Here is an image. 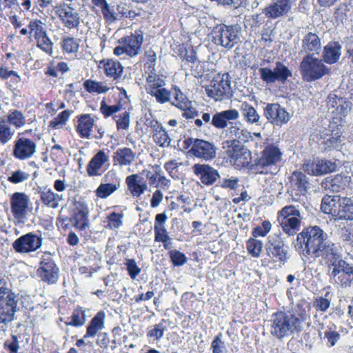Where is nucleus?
I'll return each instance as SVG.
<instances>
[{
    "mask_svg": "<svg viewBox=\"0 0 353 353\" xmlns=\"http://www.w3.org/2000/svg\"><path fill=\"white\" fill-rule=\"evenodd\" d=\"M294 247L300 254L325 259L337 246L327 240V234L319 226H309L298 234Z\"/></svg>",
    "mask_w": 353,
    "mask_h": 353,
    "instance_id": "nucleus-1",
    "label": "nucleus"
},
{
    "mask_svg": "<svg viewBox=\"0 0 353 353\" xmlns=\"http://www.w3.org/2000/svg\"><path fill=\"white\" fill-rule=\"evenodd\" d=\"M307 314L300 304L288 311H279L272 317L271 334L281 339L303 330Z\"/></svg>",
    "mask_w": 353,
    "mask_h": 353,
    "instance_id": "nucleus-2",
    "label": "nucleus"
},
{
    "mask_svg": "<svg viewBox=\"0 0 353 353\" xmlns=\"http://www.w3.org/2000/svg\"><path fill=\"white\" fill-rule=\"evenodd\" d=\"M19 296L6 285L0 286V327L5 330L19 310Z\"/></svg>",
    "mask_w": 353,
    "mask_h": 353,
    "instance_id": "nucleus-3",
    "label": "nucleus"
},
{
    "mask_svg": "<svg viewBox=\"0 0 353 353\" xmlns=\"http://www.w3.org/2000/svg\"><path fill=\"white\" fill-rule=\"evenodd\" d=\"M325 260L330 263L331 276L341 286H350L353 281V264L341 259V254L337 247Z\"/></svg>",
    "mask_w": 353,
    "mask_h": 353,
    "instance_id": "nucleus-4",
    "label": "nucleus"
},
{
    "mask_svg": "<svg viewBox=\"0 0 353 353\" xmlns=\"http://www.w3.org/2000/svg\"><path fill=\"white\" fill-rule=\"evenodd\" d=\"M299 71L303 81L312 82L329 74L330 68L322 59L313 54H306L300 63Z\"/></svg>",
    "mask_w": 353,
    "mask_h": 353,
    "instance_id": "nucleus-5",
    "label": "nucleus"
},
{
    "mask_svg": "<svg viewBox=\"0 0 353 353\" xmlns=\"http://www.w3.org/2000/svg\"><path fill=\"white\" fill-rule=\"evenodd\" d=\"M241 27L236 24L226 26L221 23L215 26L212 31V41L219 46L231 49L240 41Z\"/></svg>",
    "mask_w": 353,
    "mask_h": 353,
    "instance_id": "nucleus-6",
    "label": "nucleus"
},
{
    "mask_svg": "<svg viewBox=\"0 0 353 353\" xmlns=\"http://www.w3.org/2000/svg\"><path fill=\"white\" fill-rule=\"evenodd\" d=\"M205 92L209 97L216 101L230 98L232 96V90L229 74H217L205 88Z\"/></svg>",
    "mask_w": 353,
    "mask_h": 353,
    "instance_id": "nucleus-7",
    "label": "nucleus"
},
{
    "mask_svg": "<svg viewBox=\"0 0 353 353\" xmlns=\"http://www.w3.org/2000/svg\"><path fill=\"white\" fill-rule=\"evenodd\" d=\"M266 255L275 262L285 264L290 258L288 246L283 240L277 234L268 236L265 244Z\"/></svg>",
    "mask_w": 353,
    "mask_h": 353,
    "instance_id": "nucleus-8",
    "label": "nucleus"
},
{
    "mask_svg": "<svg viewBox=\"0 0 353 353\" xmlns=\"http://www.w3.org/2000/svg\"><path fill=\"white\" fill-rule=\"evenodd\" d=\"M301 216L294 205L283 208L279 212L278 221L284 232L288 235L295 234L299 230Z\"/></svg>",
    "mask_w": 353,
    "mask_h": 353,
    "instance_id": "nucleus-9",
    "label": "nucleus"
},
{
    "mask_svg": "<svg viewBox=\"0 0 353 353\" xmlns=\"http://www.w3.org/2000/svg\"><path fill=\"white\" fill-rule=\"evenodd\" d=\"M92 2L101 10L103 17L108 23H114L123 17H130V12L123 3L112 5L106 0H92Z\"/></svg>",
    "mask_w": 353,
    "mask_h": 353,
    "instance_id": "nucleus-10",
    "label": "nucleus"
},
{
    "mask_svg": "<svg viewBox=\"0 0 353 353\" xmlns=\"http://www.w3.org/2000/svg\"><path fill=\"white\" fill-rule=\"evenodd\" d=\"M226 143L229 148V157L234 165L238 169L247 167L252 159L249 150L239 143L238 140H229Z\"/></svg>",
    "mask_w": 353,
    "mask_h": 353,
    "instance_id": "nucleus-11",
    "label": "nucleus"
},
{
    "mask_svg": "<svg viewBox=\"0 0 353 353\" xmlns=\"http://www.w3.org/2000/svg\"><path fill=\"white\" fill-rule=\"evenodd\" d=\"M43 239L32 232L23 234L12 243L14 251L19 254H28L37 251L42 245Z\"/></svg>",
    "mask_w": 353,
    "mask_h": 353,
    "instance_id": "nucleus-12",
    "label": "nucleus"
},
{
    "mask_svg": "<svg viewBox=\"0 0 353 353\" xmlns=\"http://www.w3.org/2000/svg\"><path fill=\"white\" fill-rule=\"evenodd\" d=\"M261 79L267 83H274L276 81L284 83L292 73L282 62L277 61L273 70L268 68L259 69Z\"/></svg>",
    "mask_w": 353,
    "mask_h": 353,
    "instance_id": "nucleus-13",
    "label": "nucleus"
},
{
    "mask_svg": "<svg viewBox=\"0 0 353 353\" xmlns=\"http://www.w3.org/2000/svg\"><path fill=\"white\" fill-rule=\"evenodd\" d=\"M263 114L267 120L274 125H282L290 119L289 112L277 103H268L263 108Z\"/></svg>",
    "mask_w": 353,
    "mask_h": 353,
    "instance_id": "nucleus-14",
    "label": "nucleus"
},
{
    "mask_svg": "<svg viewBox=\"0 0 353 353\" xmlns=\"http://www.w3.org/2000/svg\"><path fill=\"white\" fill-rule=\"evenodd\" d=\"M143 43V36L136 31L134 34L124 39V45L119 46L114 49V54L120 56L126 54L130 57L137 56L140 51Z\"/></svg>",
    "mask_w": 353,
    "mask_h": 353,
    "instance_id": "nucleus-15",
    "label": "nucleus"
},
{
    "mask_svg": "<svg viewBox=\"0 0 353 353\" xmlns=\"http://www.w3.org/2000/svg\"><path fill=\"white\" fill-rule=\"evenodd\" d=\"M55 14L63 26L69 29L77 28L80 23L78 12L68 4L63 3L54 8Z\"/></svg>",
    "mask_w": 353,
    "mask_h": 353,
    "instance_id": "nucleus-16",
    "label": "nucleus"
},
{
    "mask_svg": "<svg viewBox=\"0 0 353 353\" xmlns=\"http://www.w3.org/2000/svg\"><path fill=\"white\" fill-rule=\"evenodd\" d=\"M351 176L348 174L341 173L325 178L321 183V188L332 192L345 190L350 185Z\"/></svg>",
    "mask_w": 353,
    "mask_h": 353,
    "instance_id": "nucleus-17",
    "label": "nucleus"
},
{
    "mask_svg": "<svg viewBox=\"0 0 353 353\" xmlns=\"http://www.w3.org/2000/svg\"><path fill=\"white\" fill-rule=\"evenodd\" d=\"M59 272V268L49 256L44 258L41 261L40 266L37 270V274L41 280L48 284H54L57 281Z\"/></svg>",
    "mask_w": 353,
    "mask_h": 353,
    "instance_id": "nucleus-18",
    "label": "nucleus"
},
{
    "mask_svg": "<svg viewBox=\"0 0 353 353\" xmlns=\"http://www.w3.org/2000/svg\"><path fill=\"white\" fill-rule=\"evenodd\" d=\"M282 152L280 149L274 145H268L261 152V157L256 162L258 168H264L275 165L281 161Z\"/></svg>",
    "mask_w": 353,
    "mask_h": 353,
    "instance_id": "nucleus-19",
    "label": "nucleus"
},
{
    "mask_svg": "<svg viewBox=\"0 0 353 353\" xmlns=\"http://www.w3.org/2000/svg\"><path fill=\"white\" fill-rule=\"evenodd\" d=\"M36 143L27 138H19L15 141L13 155L20 160L31 158L36 152Z\"/></svg>",
    "mask_w": 353,
    "mask_h": 353,
    "instance_id": "nucleus-20",
    "label": "nucleus"
},
{
    "mask_svg": "<svg viewBox=\"0 0 353 353\" xmlns=\"http://www.w3.org/2000/svg\"><path fill=\"white\" fill-rule=\"evenodd\" d=\"M302 51L306 54H319L321 49V39L318 34V31L306 32L301 41Z\"/></svg>",
    "mask_w": 353,
    "mask_h": 353,
    "instance_id": "nucleus-21",
    "label": "nucleus"
},
{
    "mask_svg": "<svg viewBox=\"0 0 353 353\" xmlns=\"http://www.w3.org/2000/svg\"><path fill=\"white\" fill-rule=\"evenodd\" d=\"M29 197L23 192H15L10 199L11 210L15 219L26 217L28 208Z\"/></svg>",
    "mask_w": 353,
    "mask_h": 353,
    "instance_id": "nucleus-22",
    "label": "nucleus"
},
{
    "mask_svg": "<svg viewBox=\"0 0 353 353\" xmlns=\"http://www.w3.org/2000/svg\"><path fill=\"white\" fill-rule=\"evenodd\" d=\"M217 148L213 143L203 139H199L194 150H189L188 153L196 158L210 161L216 157Z\"/></svg>",
    "mask_w": 353,
    "mask_h": 353,
    "instance_id": "nucleus-23",
    "label": "nucleus"
},
{
    "mask_svg": "<svg viewBox=\"0 0 353 353\" xmlns=\"http://www.w3.org/2000/svg\"><path fill=\"white\" fill-rule=\"evenodd\" d=\"M192 170L196 176H199L201 181L206 185L214 184L220 177L219 172L207 164H194Z\"/></svg>",
    "mask_w": 353,
    "mask_h": 353,
    "instance_id": "nucleus-24",
    "label": "nucleus"
},
{
    "mask_svg": "<svg viewBox=\"0 0 353 353\" xmlns=\"http://www.w3.org/2000/svg\"><path fill=\"white\" fill-rule=\"evenodd\" d=\"M240 117L239 112L235 109H230L216 112L212 118L211 124L217 129H224L228 123L237 120Z\"/></svg>",
    "mask_w": 353,
    "mask_h": 353,
    "instance_id": "nucleus-25",
    "label": "nucleus"
},
{
    "mask_svg": "<svg viewBox=\"0 0 353 353\" xmlns=\"http://www.w3.org/2000/svg\"><path fill=\"white\" fill-rule=\"evenodd\" d=\"M89 210L86 204L78 201L75 203L73 216L70 218L71 223L77 228L83 230L89 225Z\"/></svg>",
    "mask_w": 353,
    "mask_h": 353,
    "instance_id": "nucleus-26",
    "label": "nucleus"
},
{
    "mask_svg": "<svg viewBox=\"0 0 353 353\" xmlns=\"http://www.w3.org/2000/svg\"><path fill=\"white\" fill-rule=\"evenodd\" d=\"M114 172H108L104 176L105 183H101L96 190L98 197L105 199L114 192L119 187V181Z\"/></svg>",
    "mask_w": 353,
    "mask_h": 353,
    "instance_id": "nucleus-27",
    "label": "nucleus"
},
{
    "mask_svg": "<svg viewBox=\"0 0 353 353\" xmlns=\"http://www.w3.org/2000/svg\"><path fill=\"white\" fill-rule=\"evenodd\" d=\"M292 193L295 196H304L307 192L309 181L307 176L301 172H294L290 177Z\"/></svg>",
    "mask_w": 353,
    "mask_h": 353,
    "instance_id": "nucleus-28",
    "label": "nucleus"
},
{
    "mask_svg": "<svg viewBox=\"0 0 353 353\" xmlns=\"http://www.w3.org/2000/svg\"><path fill=\"white\" fill-rule=\"evenodd\" d=\"M109 157L103 150H99L91 159L86 167L88 174L90 176H100L102 174L101 168L108 163Z\"/></svg>",
    "mask_w": 353,
    "mask_h": 353,
    "instance_id": "nucleus-29",
    "label": "nucleus"
},
{
    "mask_svg": "<svg viewBox=\"0 0 353 353\" xmlns=\"http://www.w3.org/2000/svg\"><path fill=\"white\" fill-rule=\"evenodd\" d=\"M136 158V153L130 148L117 149L112 155L114 165L119 167L129 166L132 164Z\"/></svg>",
    "mask_w": 353,
    "mask_h": 353,
    "instance_id": "nucleus-30",
    "label": "nucleus"
},
{
    "mask_svg": "<svg viewBox=\"0 0 353 353\" xmlns=\"http://www.w3.org/2000/svg\"><path fill=\"white\" fill-rule=\"evenodd\" d=\"M125 183L133 196L139 197L148 188V185L144 179L138 174L129 175L125 179Z\"/></svg>",
    "mask_w": 353,
    "mask_h": 353,
    "instance_id": "nucleus-31",
    "label": "nucleus"
},
{
    "mask_svg": "<svg viewBox=\"0 0 353 353\" xmlns=\"http://www.w3.org/2000/svg\"><path fill=\"white\" fill-rule=\"evenodd\" d=\"M39 194L42 203L52 208L59 206V201L63 199L62 195L54 193L48 186L39 187Z\"/></svg>",
    "mask_w": 353,
    "mask_h": 353,
    "instance_id": "nucleus-32",
    "label": "nucleus"
},
{
    "mask_svg": "<svg viewBox=\"0 0 353 353\" xmlns=\"http://www.w3.org/2000/svg\"><path fill=\"white\" fill-rule=\"evenodd\" d=\"M341 55V46L339 42H329L323 48V57L325 63L332 64L339 61Z\"/></svg>",
    "mask_w": 353,
    "mask_h": 353,
    "instance_id": "nucleus-33",
    "label": "nucleus"
},
{
    "mask_svg": "<svg viewBox=\"0 0 353 353\" xmlns=\"http://www.w3.org/2000/svg\"><path fill=\"white\" fill-rule=\"evenodd\" d=\"M337 219L353 220V200L351 198L341 196L339 199V210L335 211Z\"/></svg>",
    "mask_w": 353,
    "mask_h": 353,
    "instance_id": "nucleus-34",
    "label": "nucleus"
},
{
    "mask_svg": "<svg viewBox=\"0 0 353 353\" xmlns=\"http://www.w3.org/2000/svg\"><path fill=\"white\" fill-rule=\"evenodd\" d=\"M292 4L286 0H277L274 4L265 8V14L270 18H278L287 14L291 9Z\"/></svg>",
    "mask_w": 353,
    "mask_h": 353,
    "instance_id": "nucleus-35",
    "label": "nucleus"
},
{
    "mask_svg": "<svg viewBox=\"0 0 353 353\" xmlns=\"http://www.w3.org/2000/svg\"><path fill=\"white\" fill-rule=\"evenodd\" d=\"M239 110L243 120L249 124L261 125V116L256 110L246 101H243L239 106Z\"/></svg>",
    "mask_w": 353,
    "mask_h": 353,
    "instance_id": "nucleus-36",
    "label": "nucleus"
},
{
    "mask_svg": "<svg viewBox=\"0 0 353 353\" xmlns=\"http://www.w3.org/2000/svg\"><path fill=\"white\" fill-rule=\"evenodd\" d=\"M94 126V119L90 114H82L79 117L77 132L82 138H90V132Z\"/></svg>",
    "mask_w": 353,
    "mask_h": 353,
    "instance_id": "nucleus-37",
    "label": "nucleus"
},
{
    "mask_svg": "<svg viewBox=\"0 0 353 353\" xmlns=\"http://www.w3.org/2000/svg\"><path fill=\"white\" fill-rule=\"evenodd\" d=\"M341 198V196H325L323 198L321 209L326 214H330L332 216L337 219L338 215L334 213L335 211L339 210V199Z\"/></svg>",
    "mask_w": 353,
    "mask_h": 353,
    "instance_id": "nucleus-38",
    "label": "nucleus"
},
{
    "mask_svg": "<svg viewBox=\"0 0 353 353\" xmlns=\"http://www.w3.org/2000/svg\"><path fill=\"white\" fill-rule=\"evenodd\" d=\"M337 164L334 161L327 159L319 160L314 165L312 170L315 175L325 174L329 172H334L337 169Z\"/></svg>",
    "mask_w": 353,
    "mask_h": 353,
    "instance_id": "nucleus-39",
    "label": "nucleus"
},
{
    "mask_svg": "<svg viewBox=\"0 0 353 353\" xmlns=\"http://www.w3.org/2000/svg\"><path fill=\"white\" fill-rule=\"evenodd\" d=\"M105 314L103 312H99L91 320L87 327L86 336H94L97 333L104 327Z\"/></svg>",
    "mask_w": 353,
    "mask_h": 353,
    "instance_id": "nucleus-40",
    "label": "nucleus"
},
{
    "mask_svg": "<svg viewBox=\"0 0 353 353\" xmlns=\"http://www.w3.org/2000/svg\"><path fill=\"white\" fill-rule=\"evenodd\" d=\"M327 103L329 107L336 109V110L345 114L350 110V103L338 97L335 94H330L327 99Z\"/></svg>",
    "mask_w": 353,
    "mask_h": 353,
    "instance_id": "nucleus-41",
    "label": "nucleus"
},
{
    "mask_svg": "<svg viewBox=\"0 0 353 353\" xmlns=\"http://www.w3.org/2000/svg\"><path fill=\"white\" fill-rule=\"evenodd\" d=\"M105 74L108 76L113 77L114 79L121 76L123 72L121 64L115 60L108 59L103 64Z\"/></svg>",
    "mask_w": 353,
    "mask_h": 353,
    "instance_id": "nucleus-42",
    "label": "nucleus"
},
{
    "mask_svg": "<svg viewBox=\"0 0 353 353\" xmlns=\"http://www.w3.org/2000/svg\"><path fill=\"white\" fill-rule=\"evenodd\" d=\"M263 243L260 240H257L255 238H250L246 242V248L248 253L253 257L258 258L260 256L262 249Z\"/></svg>",
    "mask_w": 353,
    "mask_h": 353,
    "instance_id": "nucleus-43",
    "label": "nucleus"
},
{
    "mask_svg": "<svg viewBox=\"0 0 353 353\" xmlns=\"http://www.w3.org/2000/svg\"><path fill=\"white\" fill-rule=\"evenodd\" d=\"M7 120L9 123L14 125L17 128H21L26 123L25 117L21 111L17 110L10 111Z\"/></svg>",
    "mask_w": 353,
    "mask_h": 353,
    "instance_id": "nucleus-44",
    "label": "nucleus"
},
{
    "mask_svg": "<svg viewBox=\"0 0 353 353\" xmlns=\"http://www.w3.org/2000/svg\"><path fill=\"white\" fill-rule=\"evenodd\" d=\"M84 88L88 92H97L99 94L105 93L109 90V88L104 85L101 82L92 80H87L84 82Z\"/></svg>",
    "mask_w": 353,
    "mask_h": 353,
    "instance_id": "nucleus-45",
    "label": "nucleus"
},
{
    "mask_svg": "<svg viewBox=\"0 0 353 353\" xmlns=\"http://www.w3.org/2000/svg\"><path fill=\"white\" fill-rule=\"evenodd\" d=\"M37 46L46 53L51 55L53 52V43L48 37L47 34H43L37 39Z\"/></svg>",
    "mask_w": 353,
    "mask_h": 353,
    "instance_id": "nucleus-46",
    "label": "nucleus"
},
{
    "mask_svg": "<svg viewBox=\"0 0 353 353\" xmlns=\"http://www.w3.org/2000/svg\"><path fill=\"white\" fill-rule=\"evenodd\" d=\"M152 139L157 144L161 147L169 146L171 142V139L164 128L154 132L152 134Z\"/></svg>",
    "mask_w": 353,
    "mask_h": 353,
    "instance_id": "nucleus-47",
    "label": "nucleus"
},
{
    "mask_svg": "<svg viewBox=\"0 0 353 353\" xmlns=\"http://www.w3.org/2000/svg\"><path fill=\"white\" fill-rule=\"evenodd\" d=\"M172 103L180 109H187L192 102L179 90H174V101Z\"/></svg>",
    "mask_w": 353,
    "mask_h": 353,
    "instance_id": "nucleus-48",
    "label": "nucleus"
},
{
    "mask_svg": "<svg viewBox=\"0 0 353 353\" xmlns=\"http://www.w3.org/2000/svg\"><path fill=\"white\" fill-rule=\"evenodd\" d=\"M14 132L10 127L6 123L5 121H0V142L6 144L12 139Z\"/></svg>",
    "mask_w": 353,
    "mask_h": 353,
    "instance_id": "nucleus-49",
    "label": "nucleus"
},
{
    "mask_svg": "<svg viewBox=\"0 0 353 353\" xmlns=\"http://www.w3.org/2000/svg\"><path fill=\"white\" fill-rule=\"evenodd\" d=\"M28 27L30 28V32H34L35 39L47 34L44 28V23L40 20L37 19L30 21Z\"/></svg>",
    "mask_w": 353,
    "mask_h": 353,
    "instance_id": "nucleus-50",
    "label": "nucleus"
},
{
    "mask_svg": "<svg viewBox=\"0 0 353 353\" xmlns=\"http://www.w3.org/2000/svg\"><path fill=\"white\" fill-rule=\"evenodd\" d=\"M30 178V174L21 170L12 172L8 180L12 183L17 184L27 181Z\"/></svg>",
    "mask_w": 353,
    "mask_h": 353,
    "instance_id": "nucleus-51",
    "label": "nucleus"
},
{
    "mask_svg": "<svg viewBox=\"0 0 353 353\" xmlns=\"http://www.w3.org/2000/svg\"><path fill=\"white\" fill-rule=\"evenodd\" d=\"M61 46L64 51L68 53H71L78 50L79 43L73 37H68L63 39Z\"/></svg>",
    "mask_w": 353,
    "mask_h": 353,
    "instance_id": "nucleus-52",
    "label": "nucleus"
},
{
    "mask_svg": "<svg viewBox=\"0 0 353 353\" xmlns=\"http://www.w3.org/2000/svg\"><path fill=\"white\" fill-rule=\"evenodd\" d=\"M72 112V111L68 110L61 112L57 117L54 118V119L50 121V126L54 128H57L59 125L65 124L68 120Z\"/></svg>",
    "mask_w": 353,
    "mask_h": 353,
    "instance_id": "nucleus-53",
    "label": "nucleus"
},
{
    "mask_svg": "<svg viewBox=\"0 0 353 353\" xmlns=\"http://www.w3.org/2000/svg\"><path fill=\"white\" fill-rule=\"evenodd\" d=\"M171 261L175 266L183 265L187 261L185 255L176 250H172L169 252Z\"/></svg>",
    "mask_w": 353,
    "mask_h": 353,
    "instance_id": "nucleus-54",
    "label": "nucleus"
},
{
    "mask_svg": "<svg viewBox=\"0 0 353 353\" xmlns=\"http://www.w3.org/2000/svg\"><path fill=\"white\" fill-rule=\"evenodd\" d=\"M117 128L118 130H128L130 125V115L126 111L115 117Z\"/></svg>",
    "mask_w": 353,
    "mask_h": 353,
    "instance_id": "nucleus-55",
    "label": "nucleus"
},
{
    "mask_svg": "<svg viewBox=\"0 0 353 353\" xmlns=\"http://www.w3.org/2000/svg\"><path fill=\"white\" fill-rule=\"evenodd\" d=\"M150 94L155 97L157 101L161 103L169 101L171 95L170 92L163 88L160 90H154V91H150Z\"/></svg>",
    "mask_w": 353,
    "mask_h": 353,
    "instance_id": "nucleus-56",
    "label": "nucleus"
},
{
    "mask_svg": "<svg viewBox=\"0 0 353 353\" xmlns=\"http://www.w3.org/2000/svg\"><path fill=\"white\" fill-rule=\"evenodd\" d=\"M154 239L157 242L165 243L170 240L165 226H154Z\"/></svg>",
    "mask_w": 353,
    "mask_h": 353,
    "instance_id": "nucleus-57",
    "label": "nucleus"
},
{
    "mask_svg": "<svg viewBox=\"0 0 353 353\" xmlns=\"http://www.w3.org/2000/svg\"><path fill=\"white\" fill-rule=\"evenodd\" d=\"M211 347L213 353H227V349L221 339V334L216 336L212 342Z\"/></svg>",
    "mask_w": 353,
    "mask_h": 353,
    "instance_id": "nucleus-58",
    "label": "nucleus"
},
{
    "mask_svg": "<svg viewBox=\"0 0 353 353\" xmlns=\"http://www.w3.org/2000/svg\"><path fill=\"white\" fill-rule=\"evenodd\" d=\"M5 348L10 351V353H17L19 348V340L16 335H12L4 343Z\"/></svg>",
    "mask_w": 353,
    "mask_h": 353,
    "instance_id": "nucleus-59",
    "label": "nucleus"
},
{
    "mask_svg": "<svg viewBox=\"0 0 353 353\" xmlns=\"http://www.w3.org/2000/svg\"><path fill=\"white\" fill-rule=\"evenodd\" d=\"M85 323L84 312L81 310H75L72 316L71 321L68 324L73 326H81Z\"/></svg>",
    "mask_w": 353,
    "mask_h": 353,
    "instance_id": "nucleus-60",
    "label": "nucleus"
},
{
    "mask_svg": "<svg viewBox=\"0 0 353 353\" xmlns=\"http://www.w3.org/2000/svg\"><path fill=\"white\" fill-rule=\"evenodd\" d=\"M165 330V327L163 325V323H159L155 325L154 328L148 332L147 335L148 337L154 338L158 341L163 337Z\"/></svg>",
    "mask_w": 353,
    "mask_h": 353,
    "instance_id": "nucleus-61",
    "label": "nucleus"
},
{
    "mask_svg": "<svg viewBox=\"0 0 353 353\" xmlns=\"http://www.w3.org/2000/svg\"><path fill=\"white\" fill-rule=\"evenodd\" d=\"M119 110L120 108L119 105H108L105 101H102L101 103L100 111L105 118L117 112Z\"/></svg>",
    "mask_w": 353,
    "mask_h": 353,
    "instance_id": "nucleus-62",
    "label": "nucleus"
},
{
    "mask_svg": "<svg viewBox=\"0 0 353 353\" xmlns=\"http://www.w3.org/2000/svg\"><path fill=\"white\" fill-rule=\"evenodd\" d=\"M108 226L110 229L118 228L122 224V215L116 212L111 213L108 217Z\"/></svg>",
    "mask_w": 353,
    "mask_h": 353,
    "instance_id": "nucleus-63",
    "label": "nucleus"
},
{
    "mask_svg": "<svg viewBox=\"0 0 353 353\" xmlns=\"http://www.w3.org/2000/svg\"><path fill=\"white\" fill-rule=\"evenodd\" d=\"M125 265L131 279H134L139 274L141 270L138 268L134 259H128Z\"/></svg>",
    "mask_w": 353,
    "mask_h": 353,
    "instance_id": "nucleus-64",
    "label": "nucleus"
}]
</instances>
